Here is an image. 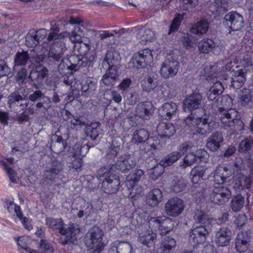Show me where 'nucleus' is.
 <instances>
[{"mask_svg": "<svg viewBox=\"0 0 253 253\" xmlns=\"http://www.w3.org/2000/svg\"><path fill=\"white\" fill-rule=\"evenodd\" d=\"M185 123L191 130L202 135L210 133L214 125V122L210 121L209 117L206 115L200 117L192 113L186 117Z\"/></svg>", "mask_w": 253, "mask_h": 253, "instance_id": "1", "label": "nucleus"}, {"mask_svg": "<svg viewBox=\"0 0 253 253\" xmlns=\"http://www.w3.org/2000/svg\"><path fill=\"white\" fill-rule=\"evenodd\" d=\"M58 223L54 226L62 236L60 238V241L63 244H75L77 240L81 237V230L78 224L73 223L68 225L62 224L63 222Z\"/></svg>", "mask_w": 253, "mask_h": 253, "instance_id": "2", "label": "nucleus"}, {"mask_svg": "<svg viewBox=\"0 0 253 253\" xmlns=\"http://www.w3.org/2000/svg\"><path fill=\"white\" fill-rule=\"evenodd\" d=\"M103 235V231L97 227L91 228L86 233L85 244L88 249L93 250V253H100L105 247Z\"/></svg>", "mask_w": 253, "mask_h": 253, "instance_id": "3", "label": "nucleus"}, {"mask_svg": "<svg viewBox=\"0 0 253 253\" xmlns=\"http://www.w3.org/2000/svg\"><path fill=\"white\" fill-rule=\"evenodd\" d=\"M231 197V192L227 186L217 184L213 187L210 195V200L212 203L218 205H223Z\"/></svg>", "mask_w": 253, "mask_h": 253, "instance_id": "4", "label": "nucleus"}, {"mask_svg": "<svg viewBox=\"0 0 253 253\" xmlns=\"http://www.w3.org/2000/svg\"><path fill=\"white\" fill-rule=\"evenodd\" d=\"M151 51L144 49L135 53L128 63L129 67L134 69H140L149 65L152 61Z\"/></svg>", "mask_w": 253, "mask_h": 253, "instance_id": "5", "label": "nucleus"}, {"mask_svg": "<svg viewBox=\"0 0 253 253\" xmlns=\"http://www.w3.org/2000/svg\"><path fill=\"white\" fill-rule=\"evenodd\" d=\"M138 163L137 158L132 154H125L120 156L115 164L112 165V169H116L123 172H127L134 168Z\"/></svg>", "mask_w": 253, "mask_h": 253, "instance_id": "6", "label": "nucleus"}, {"mask_svg": "<svg viewBox=\"0 0 253 253\" xmlns=\"http://www.w3.org/2000/svg\"><path fill=\"white\" fill-rule=\"evenodd\" d=\"M96 57V54L91 51L88 54L83 56L82 58L76 55L70 57L71 68L73 70H77L81 67H89L92 66L93 62Z\"/></svg>", "mask_w": 253, "mask_h": 253, "instance_id": "7", "label": "nucleus"}, {"mask_svg": "<svg viewBox=\"0 0 253 253\" xmlns=\"http://www.w3.org/2000/svg\"><path fill=\"white\" fill-rule=\"evenodd\" d=\"M179 67V62L171 57L167 58L162 63L160 69L161 76L165 79L172 78L178 72Z\"/></svg>", "mask_w": 253, "mask_h": 253, "instance_id": "8", "label": "nucleus"}, {"mask_svg": "<svg viewBox=\"0 0 253 253\" xmlns=\"http://www.w3.org/2000/svg\"><path fill=\"white\" fill-rule=\"evenodd\" d=\"M218 117L221 123L228 126H235L240 121L241 119L238 112L233 109L220 111Z\"/></svg>", "mask_w": 253, "mask_h": 253, "instance_id": "9", "label": "nucleus"}, {"mask_svg": "<svg viewBox=\"0 0 253 253\" xmlns=\"http://www.w3.org/2000/svg\"><path fill=\"white\" fill-rule=\"evenodd\" d=\"M120 183V180L118 175L110 174L103 180L101 188L106 194H115L119 189Z\"/></svg>", "mask_w": 253, "mask_h": 253, "instance_id": "10", "label": "nucleus"}, {"mask_svg": "<svg viewBox=\"0 0 253 253\" xmlns=\"http://www.w3.org/2000/svg\"><path fill=\"white\" fill-rule=\"evenodd\" d=\"M184 208L183 201L177 197L169 200L165 206L167 214L173 217L178 216L181 214L184 210Z\"/></svg>", "mask_w": 253, "mask_h": 253, "instance_id": "11", "label": "nucleus"}, {"mask_svg": "<svg viewBox=\"0 0 253 253\" xmlns=\"http://www.w3.org/2000/svg\"><path fill=\"white\" fill-rule=\"evenodd\" d=\"M203 101V96L200 93H193L188 95L183 101V109L185 111L198 109L201 106Z\"/></svg>", "mask_w": 253, "mask_h": 253, "instance_id": "12", "label": "nucleus"}, {"mask_svg": "<svg viewBox=\"0 0 253 253\" xmlns=\"http://www.w3.org/2000/svg\"><path fill=\"white\" fill-rule=\"evenodd\" d=\"M226 24L230 25L233 31L240 30L244 27V21L243 16L236 11L229 12L224 17Z\"/></svg>", "mask_w": 253, "mask_h": 253, "instance_id": "13", "label": "nucleus"}, {"mask_svg": "<svg viewBox=\"0 0 253 253\" xmlns=\"http://www.w3.org/2000/svg\"><path fill=\"white\" fill-rule=\"evenodd\" d=\"M207 233V231L206 229L204 226H202L201 225L198 226L197 225L195 228H194L192 230V234L190 236V241L192 240L193 241L191 242L193 243L194 249H196V246L198 244H201L205 242L206 241V235Z\"/></svg>", "mask_w": 253, "mask_h": 253, "instance_id": "14", "label": "nucleus"}, {"mask_svg": "<svg viewBox=\"0 0 253 253\" xmlns=\"http://www.w3.org/2000/svg\"><path fill=\"white\" fill-rule=\"evenodd\" d=\"M66 48L63 41H55L51 45L48 52V57L55 61H59L62 58L64 52Z\"/></svg>", "mask_w": 253, "mask_h": 253, "instance_id": "15", "label": "nucleus"}, {"mask_svg": "<svg viewBox=\"0 0 253 253\" xmlns=\"http://www.w3.org/2000/svg\"><path fill=\"white\" fill-rule=\"evenodd\" d=\"M250 237L248 231L239 232L235 240V248L239 253H244L249 248Z\"/></svg>", "mask_w": 253, "mask_h": 253, "instance_id": "16", "label": "nucleus"}, {"mask_svg": "<svg viewBox=\"0 0 253 253\" xmlns=\"http://www.w3.org/2000/svg\"><path fill=\"white\" fill-rule=\"evenodd\" d=\"M64 165L61 161L55 160L49 164L45 170V178L49 180L53 179L56 175L62 171Z\"/></svg>", "mask_w": 253, "mask_h": 253, "instance_id": "17", "label": "nucleus"}, {"mask_svg": "<svg viewBox=\"0 0 253 253\" xmlns=\"http://www.w3.org/2000/svg\"><path fill=\"white\" fill-rule=\"evenodd\" d=\"M177 106L173 102L165 103L158 110L159 115L164 119L169 120L176 115Z\"/></svg>", "mask_w": 253, "mask_h": 253, "instance_id": "18", "label": "nucleus"}, {"mask_svg": "<svg viewBox=\"0 0 253 253\" xmlns=\"http://www.w3.org/2000/svg\"><path fill=\"white\" fill-rule=\"evenodd\" d=\"M108 70L102 79V83L106 86L112 87L118 81L119 73L118 71L114 67H107Z\"/></svg>", "mask_w": 253, "mask_h": 253, "instance_id": "19", "label": "nucleus"}, {"mask_svg": "<svg viewBox=\"0 0 253 253\" xmlns=\"http://www.w3.org/2000/svg\"><path fill=\"white\" fill-rule=\"evenodd\" d=\"M232 236L230 230L223 228L216 233L215 241L219 246H226L229 244Z\"/></svg>", "mask_w": 253, "mask_h": 253, "instance_id": "20", "label": "nucleus"}, {"mask_svg": "<svg viewBox=\"0 0 253 253\" xmlns=\"http://www.w3.org/2000/svg\"><path fill=\"white\" fill-rule=\"evenodd\" d=\"M153 105L150 102H144L139 103L135 108V115L147 119L152 112Z\"/></svg>", "mask_w": 253, "mask_h": 253, "instance_id": "21", "label": "nucleus"}, {"mask_svg": "<svg viewBox=\"0 0 253 253\" xmlns=\"http://www.w3.org/2000/svg\"><path fill=\"white\" fill-rule=\"evenodd\" d=\"M48 71L44 66H37L30 74L29 78L35 84H39L47 75Z\"/></svg>", "mask_w": 253, "mask_h": 253, "instance_id": "22", "label": "nucleus"}, {"mask_svg": "<svg viewBox=\"0 0 253 253\" xmlns=\"http://www.w3.org/2000/svg\"><path fill=\"white\" fill-rule=\"evenodd\" d=\"M223 140L221 133L214 132L208 139L207 147L211 151H216L220 147V144Z\"/></svg>", "mask_w": 253, "mask_h": 253, "instance_id": "23", "label": "nucleus"}, {"mask_svg": "<svg viewBox=\"0 0 253 253\" xmlns=\"http://www.w3.org/2000/svg\"><path fill=\"white\" fill-rule=\"evenodd\" d=\"M246 81V71L240 69L234 73L232 77L231 85L235 89H239L244 84Z\"/></svg>", "mask_w": 253, "mask_h": 253, "instance_id": "24", "label": "nucleus"}, {"mask_svg": "<svg viewBox=\"0 0 253 253\" xmlns=\"http://www.w3.org/2000/svg\"><path fill=\"white\" fill-rule=\"evenodd\" d=\"M157 131L161 137L169 138L175 133V129L171 124L161 123L157 126Z\"/></svg>", "mask_w": 253, "mask_h": 253, "instance_id": "25", "label": "nucleus"}, {"mask_svg": "<svg viewBox=\"0 0 253 253\" xmlns=\"http://www.w3.org/2000/svg\"><path fill=\"white\" fill-rule=\"evenodd\" d=\"M210 7L213 13L221 15L227 11L228 3L227 0H213Z\"/></svg>", "mask_w": 253, "mask_h": 253, "instance_id": "26", "label": "nucleus"}, {"mask_svg": "<svg viewBox=\"0 0 253 253\" xmlns=\"http://www.w3.org/2000/svg\"><path fill=\"white\" fill-rule=\"evenodd\" d=\"M207 169V168L204 166H197L193 168L190 173L192 182L197 184L200 182L203 179Z\"/></svg>", "mask_w": 253, "mask_h": 253, "instance_id": "27", "label": "nucleus"}, {"mask_svg": "<svg viewBox=\"0 0 253 253\" xmlns=\"http://www.w3.org/2000/svg\"><path fill=\"white\" fill-rule=\"evenodd\" d=\"M18 245V249L22 253H32L34 249L29 246L32 239L28 236H23L14 238Z\"/></svg>", "mask_w": 253, "mask_h": 253, "instance_id": "28", "label": "nucleus"}, {"mask_svg": "<svg viewBox=\"0 0 253 253\" xmlns=\"http://www.w3.org/2000/svg\"><path fill=\"white\" fill-rule=\"evenodd\" d=\"M59 31V29L55 24L54 25L51 24V27L50 28V32L47 36V40L50 42L51 41H63V39L66 37H69L70 33H68L67 32H64L60 33V34H58Z\"/></svg>", "mask_w": 253, "mask_h": 253, "instance_id": "29", "label": "nucleus"}, {"mask_svg": "<svg viewBox=\"0 0 253 253\" xmlns=\"http://www.w3.org/2000/svg\"><path fill=\"white\" fill-rule=\"evenodd\" d=\"M155 38L154 33L150 29L141 28L137 31L136 38L139 43L145 44Z\"/></svg>", "mask_w": 253, "mask_h": 253, "instance_id": "30", "label": "nucleus"}, {"mask_svg": "<svg viewBox=\"0 0 253 253\" xmlns=\"http://www.w3.org/2000/svg\"><path fill=\"white\" fill-rule=\"evenodd\" d=\"M120 59L121 57L117 51H108L102 62V66L105 68L114 67L113 65Z\"/></svg>", "mask_w": 253, "mask_h": 253, "instance_id": "31", "label": "nucleus"}, {"mask_svg": "<svg viewBox=\"0 0 253 253\" xmlns=\"http://www.w3.org/2000/svg\"><path fill=\"white\" fill-rule=\"evenodd\" d=\"M181 157V152L178 151L172 152L160 161V165L163 167H167L177 161Z\"/></svg>", "mask_w": 253, "mask_h": 253, "instance_id": "32", "label": "nucleus"}, {"mask_svg": "<svg viewBox=\"0 0 253 253\" xmlns=\"http://www.w3.org/2000/svg\"><path fill=\"white\" fill-rule=\"evenodd\" d=\"M155 240L156 234L152 230L146 231L139 234V240L140 242L147 247L152 246Z\"/></svg>", "mask_w": 253, "mask_h": 253, "instance_id": "33", "label": "nucleus"}, {"mask_svg": "<svg viewBox=\"0 0 253 253\" xmlns=\"http://www.w3.org/2000/svg\"><path fill=\"white\" fill-rule=\"evenodd\" d=\"M208 29V22L205 20H202L191 28L190 32L197 35H203L207 32Z\"/></svg>", "mask_w": 253, "mask_h": 253, "instance_id": "34", "label": "nucleus"}, {"mask_svg": "<svg viewBox=\"0 0 253 253\" xmlns=\"http://www.w3.org/2000/svg\"><path fill=\"white\" fill-rule=\"evenodd\" d=\"M162 198V191L159 189H154L148 196L146 202L151 207H156L161 202Z\"/></svg>", "mask_w": 253, "mask_h": 253, "instance_id": "35", "label": "nucleus"}, {"mask_svg": "<svg viewBox=\"0 0 253 253\" xmlns=\"http://www.w3.org/2000/svg\"><path fill=\"white\" fill-rule=\"evenodd\" d=\"M198 46L201 53L207 54L215 47V43L211 39H204L199 42Z\"/></svg>", "mask_w": 253, "mask_h": 253, "instance_id": "36", "label": "nucleus"}, {"mask_svg": "<svg viewBox=\"0 0 253 253\" xmlns=\"http://www.w3.org/2000/svg\"><path fill=\"white\" fill-rule=\"evenodd\" d=\"M4 207L9 212H11L12 210H14L16 216L18 217L19 220H22L23 219V221H26L27 218L26 217H23L20 207L15 204L13 201H6L4 202Z\"/></svg>", "mask_w": 253, "mask_h": 253, "instance_id": "37", "label": "nucleus"}, {"mask_svg": "<svg viewBox=\"0 0 253 253\" xmlns=\"http://www.w3.org/2000/svg\"><path fill=\"white\" fill-rule=\"evenodd\" d=\"M149 137V134L147 130L141 128L136 130L132 137V141L135 143L145 142Z\"/></svg>", "mask_w": 253, "mask_h": 253, "instance_id": "38", "label": "nucleus"}, {"mask_svg": "<svg viewBox=\"0 0 253 253\" xmlns=\"http://www.w3.org/2000/svg\"><path fill=\"white\" fill-rule=\"evenodd\" d=\"M96 89V84L92 81L88 79L84 83L81 84V90L82 95L86 96H90Z\"/></svg>", "mask_w": 253, "mask_h": 253, "instance_id": "39", "label": "nucleus"}, {"mask_svg": "<svg viewBox=\"0 0 253 253\" xmlns=\"http://www.w3.org/2000/svg\"><path fill=\"white\" fill-rule=\"evenodd\" d=\"M251 90L244 88L242 89L239 94L238 102L242 106L247 105L252 100Z\"/></svg>", "mask_w": 253, "mask_h": 253, "instance_id": "40", "label": "nucleus"}, {"mask_svg": "<svg viewBox=\"0 0 253 253\" xmlns=\"http://www.w3.org/2000/svg\"><path fill=\"white\" fill-rule=\"evenodd\" d=\"M252 180L249 177L243 174L240 175L235 180V185L239 189L245 188L249 189L251 186Z\"/></svg>", "mask_w": 253, "mask_h": 253, "instance_id": "41", "label": "nucleus"}, {"mask_svg": "<svg viewBox=\"0 0 253 253\" xmlns=\"http://www.w3.org/2000/svg\"><path fill=\"white\" fill-rule=\"evenodd\" d=\"M143 90L150 92L154 90L158 85V80L156 78L150 76L145 77L142 84Z\"/></svg>", "mask_w": 253, "mask_h": 253, "instance_id": "42", "label": "nucleus"}, {"mask_svg": "<svg viewBox=\"0 0 253 253\" xmlns=\"http://www.w3.org/2000/svg\"><path fill=\"white\" fill-rule=\"evenodd\" d=\"M167 87L168 88V90H162L164 95L172 97L175 96L176 94L177 91L179 89V86L177 83L173 81H169L167 83Z\"/></svg>", "mask_w": 253, "mask_h": 253, "instance_id": "43", "label": "nucleus"}, {"mask_svg": "<svg viewBox=\"0 0 253 253\" xmlns=\"http://www.w3.org/2000/svg\"><path fill=\"white\" fill-rule=\"evenodd\" d=\"M30 56L27 51L17 52L14 57L15 66H24L26 64Z\"/></svg>", "mask_w": 253, "mask_h": 253, "instance_id": "44", "label": "nucleus"}, {"mask_svg": "<svg viewBox=\"0 0 253 253\" xmlns=\"http://www.w3.org/2000/svg\"><path fill=\"white\" fill-rule=\"evenodd\" d=\"M84 31L80 25H76L74 30L70 33V40L74 43L82 42Z\"/></svg>", "mask_w": 253, "mask_h": 253, "instance_id": "45", "label": "nucleus"}, {"mask_svg": "<svg viewBox=\"0 0 253 253\" xmlns=\"http://www.w3.org/2000/svg\"><path fill=\"white\" fill-rule=\"evenodd\" d=\"M116 139H114L112 141V144L109 149V150L106 154V158L108 159V163H112V160L118 155L120 150V145H115V142Z\"/></svg>", "mask_w": 253, "mask_h": 253, "instance_id": "46", "label": "nucleus"}, {"mask_svg": "<svg viewBox=\"0 0 253 253\" xmlns=\"http://www.w3.org/2000/svg\"><path fill=\"white\" fill-rule=\"evenodd\" d=\"M244 198L241 195H237L231 200V207L234 211H239L244 206Z\"/></svg>", "mask_w": 253, "mask_h": 253, "instance_id": "47", "label": "nucleus"}, {"mask_svg": "<svg viewBox=\"0 0 253 253\" xmlns=\"http://www.w3.org/2000/svg\"><path fill=\"white\" fill-rule=\"evenodd\" d=\"M53 251V248L48 242L42 240L39 244V247L34 249L32 253H52Z\"/></svg>", "mask_w": 253, "mask_h": 253, "instance_id": "48", "label": "nucleus"}, {"mask_svg": "<svg viewBox=\"0 0 253 253\" xmlns=\"http://www.w3.org/2000/svg\"><path fill=\"white\" fill-rule=\"evenodd\" d=\"M186 184L181 177H175L172 181L171 189L175 193H179L184 190Z\"/></svg>", "mask_w": 253, "mask_h": 253, "instance_id": "49", "label": "nucleus"}, {"mask_svg": "<svg viewBox=\"0 0 253 253\" xmlns=\"http://www.w3.org/2000/svg\"><path fill=\"white\" fill-rule=\"evenodd\" d=\"M144 175V171L140 169H136L132 171L126 176L127 181L132 182L133 184L138 182L140 180L142 176Z\"/></svg>", "mask_w": 253, "mask_h": 253, "instance_id": "50", "label": "nucleus"}, {"mask_svg": "<svg viewBox=\"0 0 253 253\" xmlns=\"http://www.w3.org/2000/svg\"><path fill=\"white\" fill-rule=\"evenodd\" d=\"M253 147V138L248 137L242 140L238 146V151L240 152H248Z\"/></svg>", "mask_w": 253, "mask_h": 253, "instance_id": "51", "label": "nucleus"}, {"mask_svg": "<svg viewBox=\"0 0 253 253\" xmlns=\"http://www.w3.org/2000/svg\"><path fill=\"white\" fill-rule=\"evenodd\" d=\"M100 125L99 123L91 124L87 128V134L92 139H95L100 131Z\"/></svg>", "mask_w": 253, "mask_h": 253, "instance_id": "52", "label": "nucleus"}, {"mask_svg": "<svg viewBox=\"0 0 253 253\" xmlns=\"http://www.w3.org/2000/svg\"><path fill=\"white\" fill-rule=\"evenodd\" d=\"M25 44L28 47H35L39 44L40 42L36 37L35 31L28 33L26 36Z\"/></svg>", "mask_w": 253, "mask_h": 253, "instance_id": "53", "label": "nucleus"}, {"mask_svg": "<svg viewBox=\"0 0 253 253\" xmlns=\"http://www.w3.org/2000/svg\"><path fill=\"white\" fill-rule=\"evenodd\" d=\"M180 42L181 44L186 49H189L194 46L195 42L193 40L192 37L189 34H184L180 39Z\"/></svg>", "mask_w": 253, "mask_h": 253, "instance_id": "54", "label": "nucleus"}, {"mask_svg": "<svg viewBox=\"0 0 253 253\" xmlns=\"http://www.w3.org/2000/svg\"><path fill=\"white\" fill-rule=\"evenodd\" d=\"M224 169L223 168H217L214 175V180L217 184L223 185L226 182L229 174H223L222 172Z\"/></svg>", "mask_w": 253, "mask_h": 253, "instance_id": "55", "label": "nucleus"}, {"mask_svg": "<svg viewBox=\"0 0 253 253\" xmlns=\"http://www.w3.org/2000/svg\"><path fill=\"white\" fill-rule=\"evenodd\" d=\"M25 99L24 95H20L19 91H15L8 96V104L11 106L20 101H24Z\"/></svg>", "mask_w": 253, "mask_h": 253, "instance_id": "56", "label": "nucleus"}, {"mask_svg": "<svg viewBox=\"0 0 253 253\" xmlns=\"http://www.w3.org/2000/svg\"><path fill=\"white\" fill-rule=\"evenodd\" d=\"M81 209L85 213V216L87 217L90 215L93 212V208L91 203L82 200L81 205Z\"/></svg>", "mask_w": 253, "mask_h": 253, "instance_id": "57", "label": "nucleus"}, {"mask_svg": "<svg viewBox=\"0 0 253 253\" xmlns=\"http://www.w3.org/2000/svg\"><path fill=\"white\" fill-rule=\"evenodd\" d=\"M183 6V10H187L189 7L193 8L198 4L199 0H177Z\"/></svg>", "mask_w": 253, "mask_h": 253, "instance_id": "58", "label": "nucleus"}, {"mask_svg": "<svg viewBox=\"0 0 253 253\" xmlns=\"http://www.w3.org/2000/svg\"><path fill=\"white\" fill-rule=\"evenodd\" d=\"M163 173V169L160 166L153 168L150 172V177L153 180H156L162 175Z\"/></svg>", "mask_w": 253, "mask_h": 253, "instance_id": "59", "label": "nucleus"}, {"mask_svg": "<svg viewBox=\"0 0 253 253\" xmlns=\"http://www.w3.org/2000/svg\"><path fill=\"white\" fill-rule=\"evenodd\" d=\"M224 87L220 82L215 83L210 88V90L220 96L224 90Z\"/></svg>", "mask_w": 253, "mask_h": 253, "instance_id": "60", "label": "nucleus"}, {"mask_svg": "<svg viewBox=\"0 0 253 253\" xmlns=\"http://www.w3.org/2000/svg\"><path fill=\"white\" fill-rule=\"evenodd\" d=\"M196 156L194 153L192 152L187 154L184 158V164L186 166H190L193 165L196 161Z\"/></svg>", "mask_w": 253, "mask_h": 253, "instance_id": "61", "label": "nucleus"}, {"mask_svg": "<svg viewBox=\"0 0 253 253\" xmlns=\"http://www.w3.org/2000/svg\"><path fill=\"white\" fill-rule=\"evenodd\" d=\"M194 219L197 221H205L209 220L207 214L201 210H197L193 216Z\"/></svg>", "mask_w": 253, "mask_h": 253, "instance_id": "62", "label": "nucleus"}, {"mask_svg": "<svg viewBox=\"0 0 253 253\" xmlns=\"http://www.w3.org/2000/svg\"><path fill=\"white\" fill-rule=\"evenodd\" d=\"M156 226L160 227V233L161 235L165 234L170 231L172 227L171 226H169L167 224L170 222H156Z\"/></svg>", "mask_w": 253, "mask_h": 253, "instance_id": "63", "label": "nucleus"}, {"mask_svg": "<svg viewBox=\"0 0 253 253\" xmlns=\"http://www.w3.org/2000/svg\"><path fill=\"white\" fill-rule=\"evenodd\" d=\"M27 74V70L23 68L18 72L17 75V81L20 85L23 84Z\"/></svg>", "mask_w": 253, "mask_h": 253, "instance_id": "64", "label": "nucleus"}]
</instances>
